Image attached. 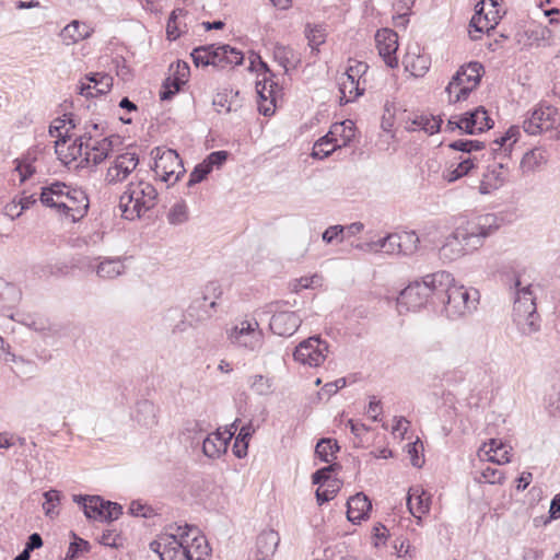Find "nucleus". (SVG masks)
Returning a JSON list of instances; mask_svg holds the SVG:
<instances>
[{
    "label": "nucleus",
    "instance_id": "nucleus-1",
    "mask_svg": "<svg viewBox=\"0 0 560 560\" xmlns=\"http://www.w3.org/2000/svg\"><path fill=\"white\" fill-rule=\"evenodd\" d=\"M150 549L159 555L160 560H207L211 551L206 537L187 524L167 525L150 542Z\"/></svg>",
    "mask_w": 560,
    "mask_h": 560
},
{
    "label": "nucleus",
    "instance_id": "nucleus-2",
    "mask_svg": "<svg viewBox=\"0 0 560 560\" xmlns=\"http://www.w3.org/2000/svg\"><path fill=\"white\" fill-rule=\"evenodd\" d=\"M39 201L55 209L61 219L71 222L81 220L89 210V198L84 190L58 180L42 187Z\"/></svg>",
    "mask_w": 560,
    "mask_h": 560
},
{
    "label": "nucleus",
    "instance_id": "nucleus-3",
    "mask_svg": "<svg viewBox=\"0 0 560 560\" xmlns=\"http://www.w3.org/2000/svg\"><path fill=\"white\" fill-rule=\"evenodd\" d=\"M448 283L450 272L447 271L427 275L421 281H413L405 288L397 299V304L407 311H417L427 304L431 294L439 296L440 291Z\"/></svg>",
    "mask_w": 560,
    "mask_h": 560
},
{
    "label": "nucleus",
    "instance_id": "nucleus-4",
    "mask_svg": "<svg viewBox=\"0 0 560 560\" xmlns=\"http://www.w3.org/2000/svg\"><path fill=\"white\" fill-rule=\"evenodd\" d=\"M155 187L144 180L130 182L120 196L119 208L127 220L140 218L156 205Z\"/></svg>",
    "mask_w": 560,
    "mask_h": 560
},
{
    "label": "nucleus",
    "instance_id": "nucleus-5",
    "mask_svg": "<svg viewBox=\"0 0 560 560\" xmlns=\"http://www.w3.org/2000/svg\"><path fill=\"white\" fill-rule=\"evenodd\" d=\"M439 296L444 302V313L451 320H457L470 315L477 307L478 292L472 293L464 285L454 283L450 273V283L440 291Z\"/></svg>",
    "mask_w": 560,
    "mask_h": 560
},
{
    "label": "nucleus",
    "instance_id": "nucleus-6",
    "mask_svg": "<svg viewBox=\"0 0 560 560\" xmlns=\"http://www.w3.org/2000/svg\"><path fill=\"white\" fill-rule=\"evenodd\" d=\"M482 72L483 67L477 61L462 66L445 88L448 103L455 104L467 100L468 95L479 85Z\"/></svg>",
    "mask_w": 560,
    "mask_h": 560
},
{
    "label": "nucleus",
    "instance_id": "nucleus-7",
    "mask_svg": "<svg viewBox=\"0 0 560 560\" xmlns=\"http://www.w3.org/2000/svg\"><path fill=\"white\" fill-rule=\"evenodd\" d=\"M499 229L494 214H485L469 222L467 226H459L455 231L459 241L465 245L466 254L472 253L483 245L487 237Z\"/></svg>",
    "mask_w": 560,
    "mask_h": 560
},
{
    "label": "nucleus",
    "instance_id": "nucleus-8",
    "mask_svg": "<svg viewBox=\"0 0 560 560\" xmlns=\"http://www.w3.org/2000/svg\"><path fill=\"white\" fill-rule=\"evenodd\" d=\"M155 176L168 185L177 183L185 173L183 161L172 149L155 148L152 150Z\"/></svg>",
    "mask_w": 560,
    "mask_h": 560
},
{
    "label": "nucleus",
    "instance_id": "nucleus-9",
    "mask_svg": "<svg viewBox=\"0 0 560 560\" xmlns=\"http://www.w3.org/2000/svg\"><path fill=\"white\" fill-rule=\"evenodd\" d=\"M73 501L82 506L84 515L90 520L110 522L117 520L122 513L118 503L104 501L98 495L75 494Z\"/></svg>",
    "mask_w": 560,
    "mask_h": 560
},
{
    "label": "nucleus",
    "instance_id": "nucleus-10",
    "mask_svg": "<svg viewBox=\"0 0 560 560\" xmlns=\"http://www.w3.org/2000/svg\"><path fill=\"white\" fill-rule=\"evenodd\" d=\"M328 342L319 336H312L301 341L293 352V358L296 362L316 368L322 365L328 354Z\"/></svg>",
    "mask_w": 560,
    "mask_h": 560
},
{
    "label": "nucleus",
    "instance_id": "nucleus-11",
    "mask_svg": "<svg viewBox=\"0 0 560 560\" xmlns=\"http://www.w3.org/2000/svg\"><path fill=\"white\" fill-rule=\"evenodd\" d=\"M558 121V109L551 105L539 104L523 121V129L530 136L552 130Z\"/></svg>",
    "mask_w": 560,
    "mask_h": 560
},
{
    "label": "nucleus",
    "instance_id": "nucleus-12",
    "mask_svg": "<svg viewBox=\"0 0 560 560\" xmlns=\"http://www.w3.org/2000/svg\"><path fill=\"white\" fill-rule=\"evenodd\" d=\"M208 294L196 299L188 307L187 315L196 323H203L210 319L215 313V300L222 295V289L219 284L211 282L206 287Z\"/></svg>",
    "mask_w": 560,
    "mask_h": 560
},
{
    "label": "nucleus",
    "instance_id": "nucleus-13",
    "mask_svg": "<svg viewBox=\"0 0 560 560\" xmlns=\"http://www.w3.org/2000/svg\"><path fill=\"white\" fill-rule=\"evenodd\" d=\"M258 323L243 320L238 326L233 327L229 332L232 343L250 351L259 350L262 345V334L257 330Z\"/></svg>",
    "mask_w": 560,
    "mask_h": 560
},
{
    "label": "nucleus",
    "instance_id": "nucleus-14",
    "mask_svg": "<svg viewBox=\"0 0 560 560\" xmlns=\"http://www.w3.org/2000/svg\"><path fill=\"white\" fill-rule=\"evenodd\" d=\"M139 158L136 152H124L117 155L107 168L105 182L116 185L124 182L138 166Z\"/></svg>",
    "mask_w": 560,
    "mask_h": 560
},
{
    "label": "nucleus",
    "instance_id": "nucleus-15",
    "mask_svg": "<svg viewBox=\"0 0 560 560\" xmlns=\"http://www.w3.org/2000/svg\"><path fill=\"white\" fill-rule=\"evenodd\" d=\"M280 302L271 304L270 312H275L270 318L269 327L275 335L281 337L292 336L301 326L302 318L295 312L278 311Z\"/></svg>",
    "mask_w": 560,
    "mask_h": 560
},
{
    "label": "nucleus",
    "instance_id": "nucleus-16",
    "mask_svg": "<svg viewBox=\"0 0 560 560\" xmlns=\"http://www.w3.org/2000/svg\"><path fill=\"white\" fill-rule=\"evenodd\" d=\"M490 9L486 11L487 1L481 0L475 7V14L471 18L470 26L478 33H489L493 30L500 20L498 3L495 0H488Z\"/></svg>",
    "mask_w": 560,
    "mask_h": 560
},
{
    "label": "nucleus",
    "instance_id": "nucleus-17",
    "mask_svg": "<svg viewBox=\"0 0 560 560\" xmlns=\"http://www.w3.org/2000/svg\"><path fill=\"white\" fill-rule=\"evenodd\" d=\"M237 430V420L224 433L214 432L202 440V453L209 458H218L226 452L228 443Z\"/></svg>",
    "mask_w": 560,
    "mask_h": 560
},
{
    "label": "nucleus",
    "instance_id": "nucleus-18",
    "mask_svg": "<svg viewBox=\"0 0 560 560\" xmlns=\"http://www.w3.org/2000/svg\"><path fill=\"white\" fill-rule=\"evenodd\" d=\"M462 124L464 132L474 135L492 128L493 120L489 117L483 106H478L463 115Z\"/></svg>",
    "mask_w": 560,
    "mask_h": 560
},
{
    "label": "nucleus",
    "instance_id": "nucleus-19",
    "mask_svg": "<svg viewBox=\"0 0 560 560\" xmlns=\"http://www.w3.org/2000/svg\"><path fill=\"white\" fill-rule=\"evenodd\" d=\"M506 176L508 170L502 163H493L488 165L479 185V192L481 195H489L492 191L499 189L504 185Z\"/></svg>",
    "mask_w": 560,
    "mask_h": 560
},
{
    "label": "nucleus",
    "instance_id": "nucleus-20",
    "mask_svg": "<svg viewBox=\"0 0 560 560\" xmlns=\"http://www.w3.org/2000/svg\"><path fill=\"white\" fill-rule=\"evenodd\" d=\"M89 83H82L80 86V94L85 97H93L96 95L106 94L112 90L113 77L107 73H91L86 75Z\"/></svg>",
    "mask_w": 560,
    "mask_h": 560
},
{
    "label": "nucleus",
    "instance_id": "nucleus-21",
    "mask_svg": "<svg viewBox=\"0 0 560 560\" xmlns=\"http://www.w3.org/2000/svg\"><path fill=\"white\" fill-rule=\"evenodd\" d=\"M407 505L409 512L417 518V523L421 524V515L430 511L431 495L419 487L409 489L407 497Z\"/></svg>",
    "mask_w": 560,
    "mask_h": 560
},
{
    "label": "nucleus",
    "instance_id": "nucleus-22",
    "mask_svg": "<svg viewBox=\"0 0 560 560\" xmlns=\"http://www.w3.org/2000/svg\"><path fill=\"white\" fill-rule=\"evenodd\" d=\"M94 267L96 275L106 280L115 279L126 271L125 259L120 257H98Z\"/></svg>",
    "mask_w": 560,
    "mask_h": 560
},
{
    "label": "nucleus",
    "instance_id": "nucleus-23",
    "mask_svg": "<svg viewBox=\"0 0 560 560\" xmlns=\"http://www.w3.org/2000/svg\"><path fill=\"white\" fill-rule=\"evenodd\" d=\"M520 287L521 281L517 279L515 281V288L517 291L514 301L513 317L524 314L530 315V313H535L536 311L535 298L530 290V285H526L523 288Z\"/></svg>",
    "mask_w": 560,
    "mask_h": 560
},
{
    "label": "nucleus",
    "instance_id": "nucleus-24",
    "mask_svg": "<svg viewBox=\"0 0 560 560\" xmlns=\"http://www.w3.org/2000/svg\"><path fill=\"white\" fill-rule=\"evenodd\" d=\"M347 506L348 520L352 523H360L368 516L372 504L365 494L357 493L348 500Z\"/></svg>",
    "mask_w": 560,
    "mask_h": 560
},
{
    "label": "nucleus",
    "instance_id": "nucleus-25",
    "mask_svg": "<svg viewBox=\"0 0 560 560\" xmlns=\"http://www.w3.org/2000/svg\"><path fill=\"white\" fill-rule=\"evenodd\" d=\"M399 37H375L380 56L390 68L398 66L397 51L399 49Z\"/></svg>",
    "mask_w": 560,
    "mask_h": 560
},
{
    "label": "nucleus",
    "instance_id": "nucleus-26",
    "mask_svg": "<svg viewBox=\"0 0 560 560\" xmlns=\"http://www.w3.org/2000/svg\"><path fill=\"white\" fill-rule=\"evenodd\" d=\"M259 66L264 69V74L262 80L256 83L257 93L261 100H270L273 103L277 94L280 92L279 84L273 81V74L269 73L270 71L264 61L259 60Z\"/></svg>",
    "mask_w": 560,
    "mask_h": 560
},
{
    "label": "nucleus",
    "instance_id": "nucleus-27",
    "mask_svg": "<svg viewBox=\"0 0 560 560\" xmlns=\"http://www.w3.org/2000/svg\"><path fill=\"white\" fill-rule=\"evenodd\" d=\"M113 142L109 138L105 137L100 140L90 142V148L84 151V159L88 163L93 165L101 164L112 152Z\"/></svg>",
    "mask_w": 560,
    "mask_h": 560
},
{
    "label": "nucleus",
    "instance_id": "nucleus-28",
    "mask_svg": "<svg viewBox=\"0 0 560 560\" xmlns=\"http://www.w3.org/2000/svg\"><path fill=\"white\" fill-rule=\"evenodd\" d=\"M462 241L457 236L456 231L448 235L439 250L440 259L444 262H452L466 255Z\"/></svg>",
    "mask_w": 560,
    "mask_h": 560
},
{
    "label": "nucleus",
    "instance_id": "nucleus-29",
    "mask_svg": "<svg viewBox=\"0 0 560 560\" xmlns=\"http://www.w3.org/2000/svg\"><path fill=\"white\" fill-rule=\"evenodd\" d=\"M279 541L278 533L272 529L260 533L257 537L256 547L261 558L257 560H268L276 552Z\"/></svg>",
    "mask_w": 560,
    "mask_h": 560
},
{
    "label": "nucleus",
    "instance_id": "nucleus-30",
    "mask_svg": "<svg viewBox=\"0 0 560 560\" xmlns=\"http://www.w3.org/2000/svg\"><path fill=\"white\" fill-rule=\"evenodd\" d=\"M38 153L39 151L36 148H32L22 158L14 161L16 163L15 171L20 175L21 183H24L36 173L35 162L37 161Z\"/></svg>",
    "mask_w": 560,
    "mask_h": 560
},
{
    "label": "nucleus",
    "instance_id": "nucleus-31",
    "mask_svg": "<svg viewBox=\"0 0 560 560\" xmlns=\"http://www.w3.org/2000/svg\"><path fill=\"white\" fill-rule=\"evenodd\" d=\"M441 124L442 119L440 118L420 115L407 121L406 129L409 131L423 130L429 135H433L440 130Z\"/></svg>",
    "mask_w": 560,
    "mask_h": 560
},
{
    "label": "nucleus",
    "instance_id": "nucleus-32",
    "mask_svg": "<svg viewBox=\"0 0 560 560\" xmlns=\"http://www.w3.org/2000/svg\"><path fill=\"white\" fill-rule=\"evenodd\" d=\"M203 424L198 420H188L184 423L180 435L185 443L191 447L199 445L203 440Z\"/></svg>",
    "mask_w": 560,
    "mask_h": 560
},
{
    "label": "nucleus",
    "instance_id": "nucleus-33",
    "mask_svg": "<svg viewBox=\"0 0 560 560\" xmlns=\"http://www.w3.org/2000/svg\"><path fill=\"white\" fill-rule=\"evenodd\" d=\"M547 163V156L541 149L535 148L526 152L520 163L523 173H533Z\"/></svg>",
    "mask_w": 560,
    "mask_h": 560
},
{
    "label": "nucleus",
    "instance_id": "nucleus-34",
    "mask_svg": "<svg viewBox=\"0 0 560 560\" xmlns=\"http://www.w3.org/2000/svg\"><path fill=\"white\" fill-rule=\"evenodd\" d=\"M338 148H341L339 140L330 136L328 132L314 143L312 156L314 159L323 160L329 156Z\"/></svg>",
    "mask_w": 560,
    "mask_h": 560
},
{
    "label": "nucleus",
    "instance_id": "nucleus-35",
    "mask_svg": "<svg viewBox=\"0 0 560 560\" xmlns=\"http://www.w3.org/2000/svg\"><path fill=\"white\" fill-rule=\"evenodd\" d=\"M396 234L400 255L411 256L418 252L420 238L415 231H400Z\"/></svg>",
    "mask_w": 560,
    "mask_h": 560
},
{
    "label": "nucleus",
    "instance_id": "nucleus-36",
    "mask_svg": "<svg viewBox=\"0 0 560 560\" xmlns=\"http://www.w3.org/2000/svg\"><path fill=\"white\" fill-rule=\"evenodd\" d=\"M136 419L147 428L155 425L158 423L155 405L149 400L139 401L136 409Z\"/></svg>",
    "mask_w": 560,
    "mask_h": 560
},
{
    "label": "nucleus",
    "instance_id": "nucleus-37",
    "mask_svg": "<svg viewBox=\"0 0 560 560\" xmlns=\"http://www.w3.org/2000/svg\"><path fill=\"white\" fill-rule=\"evenodd\" d=\"M339 91L341 94L340 100L349 103L363 94L364 86L362 88L359 81L341 75L339 79Z\"/></svg>",
    "mask_w": 560,
    "mask_h": 560
},
{
    "label": "nucleus",
    "instance_id": "nucleus-38",
    "mask_svg": "<svg viewBox=\"0 0 560 560\" xmlns=\"http://www.w3.org/2000/svg\"><path fill=\"white\" fill-rule=\"evenodd\" d=\"M94 136L88 132V136L75 137L73 143L68 147V153L63 155L62 160L67 163L68 161H74L78 158L84 156V151L90 148V142Z\"/></svg>",
    "mask_w": 560,
    "mask_h": 560
},
{
    "label": "nucleus",
    "instance_id": "nucleus-39",
    "mask_svg": "<svg viewBox=\"0 0 560 560\" xmlns=\"http://www.w3.org/2000/svg\"><path fill=\"white\" fill-rule=\"evenodd\" d=\"M328 132L340 141L341 147H346L354 137V122L350 119L337 122Z\"/></svg>",
    "mask_w": 560,
    "mask_h": 560
},
{
    "label": "nucleus",
    "instance_id": "nucleus-40",
    "mask_svg": "<svg viewBox=\"0 0 560 560\" xmlns=\"http://www.w3.org/2000/svg\"><path fill=\"white\" fill-rule=\"evenodd\" d=\"M44 502H43V510L47 517L49 518H56L59 515L58 506L61 502V492L56 489H50L43 494Z\"/></svg>",
    "mask_w": 560,
    "mask_h": 560
},
{
    "label": "nucleus",
    "instance_id": "nucleus-41",
    "mask_svg": "<svg viewBox=\"0 0 560 560\" xmlns=\"http://www.w3.org/2000/svg\"><path fill=\"white\" fill-rule=\"evenodd\" d=\"M61 126L50 127V133L54 136L55 131L58 132L57 137H60L59 140L56 141V152L62 156V147L66 144L67 139H71V135L69 133L70 129L75 127L73 118L68 117L67 119L61 120Z\"/></svg>",
    "mask_w": 560,
    "mask_h": 560
},
{
    "label": "nucleus",
    "instance_id": "nucleus-42",
    "mask_svg": "<svg viewBox=\"0 0 560 560\" xmlns=\"http://www.w3.org/2000/svg\"><path fill=\"white\" fill-rule=\"evenodd\" d=\"M475 167V159L467 158L459 162L455 167H450L443 172V178L448 183L456 182L467 175Z\"/></svg>",
    "mask_w": 560,
    "mask_h": 560
},
{
    "label": "nucleus",
    "instance_id": "nucleus-43",
    "mask_svg": "<svg viewBox=\"0 0 560 560\" xmlns=\"http://www.w3.org/2000/svg\"><path fill=\"white\" fill-rule=\"evenodd\" d=\"M513 319L523 335L529 336L537 332L540 328L539 316L536 312L530 313V315H518L513 317Z\"/></svg>",
    "mask_w": 560,
    "mask_h": 560
},
{
    "label": "nucleus",
    "instance_id": "nucleus-44",
    "mask_svg": "<svg viewBox=\"0 0 560 560\" xmlns=\"http://www.w3.org/2000/svg\"><path fill=\"white\" fill-rule=\"evenodd\" d=\"M404 65L406 69L412 73V75L423 77L431 66V59L428 54L423 52L420 56L408 60Z\"/></svg>",
    "mask_w": 560,
    "mask_h": 560
},
{
    "label": "nucleus",
    "instance_id": "nucleus-45",
    "mask_svg": "<svg viewBox=\"0 0 560 560\" xmlns=\"http://www.w3.org/2000/svg\"><path fill=\"white\" fill-rule=\"evenodd\" d=\"M339 451V446L336 441L331 439H322L315 447V454L320 460L330 463L335 458V453Z\"/></svg>",
    "mask_w": 560,
    "mask_h": 560
},
{
    "label": "nucleus",
    "instance_id": "nucleus-46",
    "mask_svg": "<svg viewBox=\"0 0 560 560\" xmlns=\"http://www.w3.org/2000/svg\"><path fill=\"white\" fill-rule=\"evenodd\" d=\"M254 429L252 425H244L240 429L238 435L236 436L233 445L234 455L238 458L244 457L247 454L248 440L252 436Z\"/></svg>",
    "mask_w": 560,
    "mask_h": 560
},
{
    "label": "nucleus",
    "instance_id": "nucleus-47",
    "mask_svg": "<svg viewBox=\"0 0 560 560\" xmlns=\"http://www.w3.org/2000/svg\"><path fill=\"white\" fill-rule=\"evenodd\" d=\"M272 382L269 377L261 374L254 375L249 378V387L257 395L266 396L271 393Z\"/></svg>",
    "mask_w": 560,
    "mask_h": 560
},
{
    "label": "nucleus",
    "instance_id": "nucleus-48",
    "mask_svg": "<svg viewBox=\"0 0 560 560\" xmlns=\"http://www.w3.org/2000/svg\"><path fill=\"white\" fill-rule=\"evenodd\" d=\"M485 147L486 145L483 141L468 139L455 140L448 144V148L466 153H470L472 151H480L485 149Z\"/></svg>",
    "mask_w": 560,
    "mask_h": 560
},
{
    "label": "nucleus",
    "instance_id": "nucleus-49",
    "mask_svg": "<svg viewBox=\"0 0 560 560\" xmlns=\"http://www.w3.org/2000/svg\"><path fill=\"white\" fill-rule=\"evenodd\" d=\"M378 252H384L388 255H400L396 232L378 240Z\"/></svg>",
    "mask_w": 560,
    "mask_h": 560
},
{
    "label": "nucleus",
    "instance_id": "nucleus-50",
    "mask_svg": "<svg viewBox=\"0 0 560 560\" xmlns=\"http://www.w3.org/2000/svg\"><path fill=\"white\" fill-rule=\"evenodd\" d=\"M171 224H182L188 220V210L185 202H176L167 214Z\"/></svg>",
    "mask_w": 560,
    "mask_h": 560
},
{
    "label": "nucleus",
    "instance_id": "nucleus-51",
    "mask_svg": "<svg viewBox=\"0 0 560 560\" xmlns=\"http://www.w3.org/2000/svg\"><path fill=\"white\" fill-rule=\"evenodd\" d=\"M520 128L518 126H511L504 136L495 139L493 143H495L499 148H503L504 150H511V147L520 138Z\"/></svg>",
    "mask_w": 560,
    "mask_h": 560
},
{
    "label": "nucleus",
    "instance_id": "nucleus-52",
    "mask_svg": "<svg viewBox=\"0 0 560 560\" xmlns=\"http://www.w3.org/2000/svg\"><path fill=\"white\" fill-rule=\"evenodd\" d=\"M338 469H340V466L338 464H331L326 467H323L318 470H316L312 475V481L314 485H325L328 481H331L332 472H336Z\"/></svg>",
    "mask_w": 560,
    "mask_h": 560
},
{
    "label": "nucleus",
    "instance_id": "nucleus-53",
    "mask_svg": "<svg viewBox=\"0 0 560 560\" xmlns=\"http://www.w3.org/2000/svg\"><path fill=\"white\" fill-rule=\"evenodd\" d=\"M369 67L365 62L350 60V65L342 75L353 79L354 81H359L361 84L362 77L366 73Z\"/></svg>",
    "mask_w": 560,
    "mask_h": 560
},
{
    "label": "nucleus",
    "instance_id": "nucleus-54",
    "mask_svg": "<svg viewBox=\"0 0 560 560\" xmlns=\"http://www.w3.org/2000/svg\"><path fill=\"white\" fill-rule=\"evenodd\" d=\"M408 23L409 13L395 12V15H393V25L395 30L384 28L383 31L387 33V35H398V32H404L406 30Z\"/></svg>",
    "mask_w": 560,
    "mask_h": 560
},
{
    "label": "nucleus",
    "instance_id": "nucleus-55",
    "mask_svg": "<svg viewBox=\"0 0 560 560\" xmlns=\"http://www.w3.org/2000/svg\"><path fill=\"white\" fill-rule=\"evenodd\" d=\"M211 173L208 164H206L203 161L195 166L192 172L189 175V180L187 185L189 187L202 182L207 175Z\"/></svg>",
    "mask_w": 560,
    "mask_h": 560
},
{
    "label": "nucleus",
    "instance_id": "nucleus-56",
    "mask_svg": "<svg viewBox=\"0 0 560 560\" xmlns=\"http://www.w3.org/2000/svg\"><path fill=\"white\" fill-rule=\"evenodd\" d=\"M481 480L491 485L502 483L504 480V472L497 468L486 467L481 471L479 481Z\"/></svg>",
    "mask_w": 560,
    "mask_h": 560
},
{
    "label": "nucleus",
    "instance_id": "nucleus-57",
    "mask_svg": "<svg viewBox=\"0 0 560 560\" xmlns=\"http://www.w3.org/2000/svg\"><path fill=\"white\" fill-rule=\"evenodd\" d=\"M179 18H187V13L183 9L174 10L167 23L166 35H174L175 32H178L177 35H183V33L188 32V30L182 31L178 28L177 19Z\"/></svg>",
    "mask_w": 560,
    "mask_h": 560
},
{
    "label": "nucleus",
    "instance_id": "nucleus-58",
    "mask_svg": "<svg viewBox=\"0 0 560 560\" xmlns=\"http://www.w3.org/2000/svg\"><path fill=\"white\" fill-rule=\"evenodd\" d=\"M322 238L325 243L330 244L334 240H339V242H342L345 238V226L343 225H331L327 228Z\"/></svg>",
    "mask_w": 560,
    "mask_h": 560
},
{
    "label": "nucleus",
    "instance_id": "nucleus-59",
    "mask_svg": "<svg viewBox=\"0 0 560 560\" xmlns=\"http://www.w3.org/2000/svg\"><path fill=\"white\" fill-rule=\"evenodd\" d=\"M73 537L75 540L70 544L68 553H67V558H69V559H74L78 557V555L80 552L89 551V549H90L89 541L77 537L75 534H73Z\"/></svg>",
    "mask_w": 560,
    "mask_h": 560
},
{
    "label": "nucleus",
    "instance_id": "nucleus-60",
    "mask_svg": "<svg viewBox=\"0 0 560 560\" xmlns=\"http://www.w3.org/2000/svg\"><path fill=\"white\" fill-rule=\"evenodd\" d=\"M192 60L196 66H210L211 65V54L210 46L195 48L191 52Z\"/></svg>",
    "mask_w": 560,
    "mask_h": 560
},
{
    "label": "nucleus",
    "instance_id": "nucleus-61",
    "mask_svg": "<svg viewBox=\"0 0 560 560\" xmlns=\"http://www.w3.org/2000/svg\"><path fill=\"white\" fill-rule=\"evenodd\" d=\"M210 54H211V66L219 67V68L225 67V54H226L225 46L214 47L213 45H211Z\"/></svg>",
    "mask_w": 560,
    "mask_h": 560
},
{
    "label": "nucleus",
    "instance_id": "nucleus-62",
    "mask_svg": "<svg viewBox=\"0 0 560 560\" xmlns=\"http://www.w3.org/2000/svg\"><path fill=\"white\" fill-rule=\"evenodd\" d=\"M74 33H79V35H90L91 30L84 23L74 20L63 27L61 35H73Z\"/></svg>",
    "mask_w": 560,
    "mask_h": 560
},
{
    "label": "nucleus",
    "instance_id": "nucleus-63",
    "mask_svg": "<svg viewBox=\"0 0 560 560\" xmlns=\"http://www.w3.org/2000/svg\"><path fill=\"white\" fill-rule=\"evenodd\" d=\"M228 159V152L226 151H215L210 153L203 162L208 164L210 171L213 170V167H220L223 165V163Z\"/></svg>",
    "mask_w": 560,
    "mask_h": 560
},
{
    "label": "nucleus",
    "instance_id": "nucleus-64",
    "mask_svg": "<svg viewBox=\"0 0 560 560\" xmlns=\"http://www.w3.org/2000/svg\"><path fill=\"white\" fill-rule=\"evenodd\" d=\"M98 541L107 547H117L121 544V537L115 530L107 529L103 532Z\"/></svg>",
    "mask_w": 560,
    "mask_h": 560
}]
</instances>
